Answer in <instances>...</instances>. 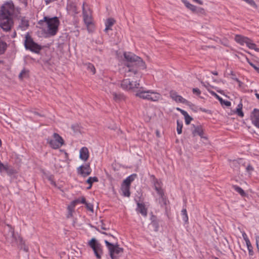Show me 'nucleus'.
<instances>
[{
    "mask_svg": "<svg viewBox=\"0 0 259 259\" xmlns=\"http://www.w3.org/2000/svg\"><path fill=\"white\" fill-rule=\"evenodd\" d=\"M125 60L123 67L124 76L127 77L122 80L121 88L126 91H136V97L141 99L153 102H157L161 98V95L152 90H146L140 87V78L143 73L142 70L146 68V65L143 60L133 53H124Z\"/></svg>",
    "mask_w": 259,
    "mask_h": 259,
    "instance_id": "obj_1",
    "label": "nucleus"
},
{
    "mask_svg": "<svg viewBox=\"0 0 259 259\" xmlns=\"http://www.w3.org/2000/svg\"><path fill=\"white\" fill-rule=\"evenodd\" d=\"M14 5L12 2L4 4L0 10V27L4 31H10L14 25L13 15Z\"/></svg>",
    "mask_w": 259,
    "mask_h": 259,
    "instance_id": "obj_2",
    "label": "nucleus"
},
{
    "mask_svg": "<svg viewBox=\"0 0 259 259\" xmlns=\"http://www.w3.org/2000/svg\"><path fill=\"white\" fill-rule=\"evenodd\" d=\"M97 230L101 233L109 236L108 240H105L104 242L109 250L110 256L112 259H118L123 252V248L119 247L117 242L114 243L116 241V237L110 233L101 232L99 229Z\"/></svg>",
    "mask_w": 259,
    "mask_h": 259,
    "instance_id": "obj_3",
    "label": "nucleus"
},
{
    "mask_svg": "<svg viewBox=\"0 0 259 259\" xmlns=\"http://www.w3.org/2000/svg\"><path fill=\"white\" fill-rule=\"evenodd\" d=\"M44 22H46L47 25L48 33L52 36L56 35L58 31V27L60 24L58 18L57 17L49 18L47 16H45L43 20L39 21L38 24L41 25Z\"/></svg>",
    "mask_w": 259,
    "mask_h": 259,
    "instance_id": "obj_4",
    "label": "nucleus"
},
{
    "mask_svg": "<svg viewBox=\"0 0 259 259\" xmlns=\"http://www.w3.org/2000/svg\"><path fill=\"white\" fill-rule=\"evenodd\" d=\"M7 226L9 229L7 234V238H12V242H16L21 249H23L27 252L28 251V247L25 245L22 238L18 234L15 233L14 229L10 225H7Z\"/></svg>",
    "mask_w": 259,
    "mask_h": 259,
    "instance_id": "obj_5",
    "label": "nucleus"
},
{
    "mask_svg": "<svg viewBox=\"0 0 259 259\" xmlns=\"http://www.w3.org/2000/svg\"><path fill=\"white\" fill-rule=\"evenodd\" d=\"M24 46L26 50H29L35 53H39L42 49L40 45L33 41L32 37L28 34L25 35Z\"/></svg>",
    "mask_w": 259,
    "mask_h": 259,
    "instance_id": "obj_6",
    "label": "nucleus"
},
{
    "mask_svg": "<svg viewBox=\"0 0 259 259\" xmlns=\"http://www.w3.org/2000/svg\"><path fill=\"white\" fill-rule=\"evenodd\" d=\"M53 138L54 139L50 138L47 139V143L53 149H58L64 144V140L57 133H54Z\"/></svg>",
    "mask_w": 259,
    "mask_h": 259,
    "instance_id": "obj_7",
    "label": "nucleus"
},
{
    "mask_svg": "<svg viewBox=\"0 0 259 259\" xmlns=\"http://www.w3.org/2000/svg\"><path fill=\"white\" fill-rule=\"evenodd\" d=\"M90 246L93 249L94 252L97 258H100L103 251L101 244L97 243L95 238H92L89 242Z\"/></svg>",
    "mask_w": 259,
    "mask_h": 259,
    "instance_id": "obj_8",
    "label": "nucleus"
},
{
    "mask_svg": "<svg viewBox=\"0 0 259 259\" xmlns=\"http://www.w3.org/2000/svg\"><path fill=\"white\" fill-rule=\"evenodd\" d=\"M152 183L153 185V187L155 190L156 191L158 195H161L163 194V190L162 189V183L156 179L154 175L150 176Z\"/></svg>",
    "mask_w": 259,
    "mask_h": 259,
    "instance_id": "obj_9",
    "label": "nucleus"
},
{
    "mask_svg": "<svg viewBox=\"0 0 259 259\" xmlns=\"http://www.w3.org/2000/svg\"><path fill=\"white\" fill-rule=\"evenodd\" d=\"M235 40L240 45L243 46L244 44H245L248 47H249L250 44L252 41L250 38L238 34L235 35Z\"/></svg>",
    "mask_w": 259,
    "mask_h": 259,
    "instance_id": "obj_10",
    "label": "nucleus"
},
{
    "mask_svg": "<svg viewBox=\"0 0 259 259\" xmlns=\"http://www.w3.org/2000/svg\"><path fill=\"white\" fill-rule=\"evenodd\" d=\"M191 132L193 137L198 135L201 138L207 139L206 137L204 136V131L201 125H193V128L191 130Z\"/></svg>",
    "mask_w": 259,
    "mask_h": 259,
    "instance_id": "obj_11",
    "label": "nucleus"
},
{
    "mask_svg": "<svg viewBox=\"0 0 259 259\" xmlns=\"http://www.w3.org/2000/svg\"><path fill=\"white\" fill-rule=\"evenodd\" d=\"M250 119L252 123L259 128V109H254L251 113Z\"/></svg>",
    "mask_w": 259,
    "mask_h": 259,
    "instance_id": "obj_12",
    "label": "nucleus"
},
{
    "mask_svg": "<svg viewBox=\"0 0 259 259\" xmlns=\"http://www.w3.org/2000/svg\"><path fill=\"white\" fill-rule=\"evenodd\" d=\"M170 97L172 100H175L176 102L181 103H186L187 101L183 98L182 96L179 95L175 91H171L169 93Z\"/></svg>",
    "mask_w": 259,
    "mask_h": 259,
    "instance_id": "obj_13",
    "label": "nucleus"
},
{
    "mask_svg": "<svg viewBox=\"0 0 259 259\" xmlns=\"http://www.w3.org/2000/svg\"><path fill=\"white\" fill-rule=\"evenodd\" d=\"M78 173L83 177H87L90 175L92 170L89 164H85L84 166H80L78 168Z\"/></svg>",
    "mask_w": 259,
    "mask_h": 259,
    "instance_id": "obj_14",
    "label": "nucleus"
},
{
    "mask_svg": "<svg viewBox=\"0 0 259 259\" xmlns=\"http://www.w3.org/2000/svg\"><path fill=\"white\" fill-rule=\"evenodd\" d=\"M151 222L150 225L153 227L154 231L157 232L159 227V220L157 219L155 215L152 214L151 217Z\"/></svg>",
    "mask_w": 259,
    "mask_h": 259,
    "instance_id": "obj_15",
    "label": "nucleus"
},
{
    "mask_svg": "<svg viewBox=\"0 0 259 259\" xmlns=\"http://www.w3.org/2000/svg\"><path fill=\"white\" fill-rule=\"evenodd\" d=\"M85 4L83 3L82 5V14L83 17V20L85 23L89 25L92 23L91 17L89 15L88 13L85 11L84 8Z\"/></svg>",
    "mask_w": 259,
    "mask_h": 259,
    "instance_id": "obj_16",
    "label": "nucleus"
},
{
    "mask_svg": "<svg viewBox=\"0 0 259 259\" xmlns=\"http://www.w3.org/2000/svg\"><path fill=\"white\" fill-rule=\"evenodd\" d=\"M89 156V150L87 147H82L79 151V157L81 159L86 161Z\"/></svg>",
    "mask_w": 259,
    "mask_h": 259,
    "instance_id": "obj_17",
    "label": "nucleus"
},
{
    "mask_svg": "<svg viewBox=\"0 0 259 259\" xmlns=\"http://www.w3.org/2000/svg\"><path fill=\"white\" fill-rule=\"evenodd\" d=\"M137 206V211L141 213L143 216L146 217L147 215V210L144 204L138 202Z\"/></svg>",
    "mask_w": 259,
    "mask_h": 259,
    "instance_id": "obj_18",
    "label": "nucleus"
},
{
    "mask_svg": "<svg viewBox=\"0 0 259 259\" xmlns=\"http://www.w3.org/2000/svg\"><path fill=\"white\" fill-rule=\"evenodd\" d=\"M115 23V20L112 18H110L107 19L105 22L106 27L104 29V31L107 32L109 30H111V27Z\"/></svg>",
    "mask_w": 259,
    "mask_h": 259,
    "instance_id": "obj_19",
    "label": "nucleus"
},
{
    "mask_svg": "<svg viewBox=\"0 0 259 259\" xmlns=\"http://www.w3.org/2000/svg\"><path fill=\"white\" fill-rule=\"evenodd\" d=\"M177 110L180 111L181 113L184 116L186 124L187 125L189 124L191 121L192 120V118L189 115L186 111L181 109L179 108H177Z\"/></svg>",
    "mask_w": 259,
    "mask_h": 259,
    "instance_id": "obj_20",
    "label": "nucleus"
},
{
    "mask_svg": "<svg viewBox=\"0 0 259 259\" xmlns=\"http://www.w3.org/2000/svg\"><path fill=\"white\" fill-rule=\"evenodd\" d=\"M29 26V21L26 19L25 17H23L21 19L19 27L22 30H26Z\"/></svg>",
    "mask_w": 259,
    "mask_h": 259,
    "instance_id": "obj_21",
    "label": "nucleus"
},
{
    "mask_svg": "<svg viewBox=\"0 0 259 259\" xmlns=\"http://www.w3.org/2000/svg\"><path fill=\"white\" fill-rule=\"evenodd\" d=\"M136 177V174H133L128 176L123 181L122 184L130 186L131 183L135 180Z\"/></svg>",
    "mask_w": 259,
    "mask_h": 259,
    "instance_id": "obj_22",
    "label": "nucleus"
},
{
    "mask_svg": "<svg viewBox=\"0 0 259 259\" xmlns=\"http://www.w3.org/2000/svg\"><path fill=\"white\" fill-rule=\"evenodd\" d=\"M130 186L122 184L121 190L123 196L126 197H129L130 196L131 193L130 191Z\"/></svg>",
    "mask_w": 259,
    "mask_h": 259,
    "instance_id": "obj_23",
    "label": "nucleus"
},
{
    "mask_svg": "<svg viewBox=\"0 0 259 259\" xmlns=\"http://www.w3.org/2000/svg\"><path fill=\"white\" fill-rule=\"evenodd\" d=\"M110 93L112 95L113 99L115 102H118L124 99V97L122 94H117L114 92H110Z\"/></svg>",
    "mask_w": 259,
    "mask_h": 259,
    "instance_id": "obj_24",
    "label": "nucleus"
},
{
    "mask_svg": "<svg viewBox=\"0 0 259 259\" xmlns=\"http://www.w3.org/2000/svg\"><path fill=\"white\" fill-rule=\"evenodd\" d=\"M79 201V199H76V200L73 201L71 203V204L68 206L67 208H68V210L69 211V215H72V212L73 211L75 206L76 205V204L77 203H78V202Z\"/></svg>",
    "mask_w": 259,
    "mask_h": 259,
    "instance_id": "obj_25",
    "label": "nucleus"
},
{
    "mask_svg": "<svg viewBox=\"0 0 259 259\" xmlns=\"http://www.w3.org/2000/svg\"><path fill=\"white\" fill-rule=\"evenodd\" d=\"M159 198L158 199L159 203L160 204L161 207H165V209H166V205L167 204V200L164 196V193L163 192V194L161 195H159Z\"/></svg>",
    "mask_w": 259,
    "mask_h": 259,
    "instance_id": "obj_26",
    "label": "nucleus"
},
{
    "mask_svg": "<svg viewBox=\"0 0 259 259\" xmlns=\"http://www.w3.org/2000/svg\"><path fill=\"white\" fill-rule=\"evenodd\" d=\"M181 1L185 4V6L188 9H189V10H190L191 11H192L193 12H196L197 8L195 6L191 4L187 0H181Z\"/></svg>",
    "mask_w": 259,
    "mask_h": 259,
    "instance_id": "obj_27",
    "label": "nucleus"
},
{
    "mask_svg": "<svg viewBox=\"0 0 259 259\" xmlns=\"http://www.w3.org/2000/svg\"><path fill=\"white\" fill-rule=\"evenodd\" d=\"M98 181V179L96 177H89L87 181V182L90 184V186L87 188L88 189H90L91 188L92 184L94 182H96Z\"/></svg>",
    "mask_w": 259,
    "mask_h": 259,
    "instance_id": "obj_28",
    "label": "nucleus"
},
{
    "mask_svg": "<svg viewBox=\"0 0 259 259\" xmlns=\"http://www.w3.org/2000/svg\"><path fill=\"white\" fill-rule=\"evenodd\" d=\"M245 243H246V246H247V249L248 250L249 254L251 256L253 255L254 254L253 250V247H252L249 240H246V241H245Z\"/></svg>",
    "mask_w": 259,
    "mask_h": 259,
    "instance_id": "obj_29",
    "label": "nucleus"
},
{
    "mask_svg": "<svg viewBox=\"0 0 259 259\" xmlns=\"http://www.w3.org/2000/svg\"><path fill=\"white\" fill-rule=\"evenodd\" d=\"M233 188L236 192L240 194L241 196H245L246 195L244 191L241 187L236 185H233Z\"/></svg>",
    "mask_w": 259,
    "mask_h": 259,
    "instance_id": "obj_30",
    "label": "nucleus"
},
{
    "mask_svg": "<svg viewBox=\"0 0 259 259\" xmlns=\"http://www.w3.org/2000/svg\"><path fill=\"white\" fill-rule=\"evenodd\" d=\"M7 47V44L2 40H0V55L5 53Z\"/></svg>",
    "mask_w": 259,
    "mask_h": 259,
    "instance_id": "obj_31",
    "label": "nucleus"
},
{
    "mask_svg": "<svg viewBox=\"0 0 259 259\" xmlns=\"http://www.w3.org/2000/svg\"><path fill=\"white\" fill-rule=\"evenodd\" d=\"M242 104L241 103H240L238 105L237 108L236 109V113L237 114V115L240 117H243L244 114L242 110Z\"/></svg>",
    "mask_w": 259,
    "mask_h": 259,
    "instance_id": "obj_32",
    "label": "nucleus"
},
{
    "mask_svg": "<svg viewBox=\"0 0 259 259\" xmlns=\"http://www.w3.org/2000/svg\"><path fill=\"white\" fill-rule=\"evenodd\" d=\"M177 131L178 134H181L182 133L183 123L180 122L179 120H177Z\"/></svg>",
    "mask_w": 259,
    "mask_h": 259,
    "instance_id": "obj_33",
    "label": "nucleus"
},
{
    "mask_svg": "<svg viewBox=\"0 0 259 259\" xmlns=\"http://www.w3.org/2000/svg\"><path fill=\"white\" fill-rule=\"evenodd\" d=\"M182 214L183 217V220L186 223L188 222V216L187 215L186 209H183L182 210Z\"/></svg>",
    "mask_w": 259,
    "mask_h": 259,
    "instance_id": "obj_34",
    "label": "nucleus"
},
{
    "mask_svg": "<svg viewBox=\"0 0 259 259\" xmlns=\"http://www.w3.org/2000/svg\"><path fill=\"white\" fill-rule=\"evenodd\" d=\"M6 172L9 176H11L16 173V171L10 166L8 165Z\"/></svg>",
    "mask_w": 259,
    "mask_h": 259,
    "instance_id": "obj_35",
    "label": "nucleus"
},
{
    "mask_svg": "<svg viewBox=\"0 0 259 259\" xmlns=\"http://www.w3.org/2000/svg\"><path fill=\"white\" fill-rule=\"evenodd\" d=\"M28 71L25 69H23L19 75V78L22 79L23 77H26L28 74Z\"/></svg>",
    "mask_w": 259,
    "mask_h": 259,
    "instance_id": "obj_36",
    "label": "nucleus"
},
{
    "mask_svg": "<svg viewBox=\"0 0 259 259\" xmlns=\"http://www.w3.org/2000/svg\"><path fill=\"white\" fill-rule=\"evenodd\" d=\"M87 68L89 70H90L93 74L95 73L96 69L94 66L92 64L89 63L87 65Z\"/></svg>",
    "mask_w": 259,
    "mask_h": 259,
    "instance_id": "obj_37",
    "label": "nucleus"
},
{
    "mask_svg": "<svg viewBox=\"0 0 259 259\" xmlns=\"http://www.w3.org/2000/svg\"><path fill=\"white\" fill-rule=\"evenodd\" d=\"M248 48L250 49H253L255 51L259 52V48L256 47V45L254 43H253L252 41L250 44Z\"/></svg>",
    "mask_w": 259,
    "mask_h": 259,
    "instance_id": "obj_38",
    "label": "nucleus"
},
{
    "mask_svg": "<svg viewBox=\"0 0 259 259\" xmlns=\"http://www.w3.org/2000/svg\"><path fill=\"white\" fill-rule=\"evenodd\" d=\"M71 128L73 130L74 133H77L79 132L80 127L78 124H73L71 126Z\"/></svg>",
    "mask_w": 259,
    "mask_h": 259,
    "instance_id": "obj_39",
    "label": "nucleus"
},
{
    "mask_svg": "<svg viewBox=\"0 0 259 259\" xmlns=\"http://www.w3.org/2000/svg\"><path fill=\"white\" fill-rule=\"evenodd\" d=\"M8 165H9L8 164L4 165L3 163H2L0 165V172H2L4 171H6Z\"/></svg>",
    "mask_w": 259,
    "mask_h": 259,
    "instance_id": "obj_40",
    "label": "nucleus"
},
{
    "mask_svg": "<svg viewBox=\"0 0 259 259\" xmlns=\"http://www.w3.org/2000/svg\"><path fill=\"white\" fill-rule=\"evenodd\" d=\"M85 205L88 210L91 211L92 212H93L94 207H93V205L92 204L87 203H86Z\"/></svg>",
    "mask_w": 259,
    "mask_h": 259,
    "instance_id": "obj_41",
    "label": "nucleus"
},
{
    "mask_svg": "<svg viewBox=\"0 0 259 259\" xmlns=\"http://www.w3.org/2000/svg\"><path fill=\"white\" fill-rule=\"evenodd\" d=\"M192 91H193V94H196L197 95H199L201 93V92L199 90V89H198L197 88L193 89Z\"/></svg>",
    "mask_w": 259,
    "mask_h": 259,
    "instance_id": "obj_42",
    "label": "nucleus"
},
{
    "mask_svg": "<svg viewBox=\"0 0 259 259\" xmlns=\"http://www.w3.org/2000/svg\"><path fill=\"white\" fill-rule=\"evenodd\" d=\"M212 94L214 95L217 97V98L218 99V100L220 101V103H221V104L223 105V101H224L223 99L222 98H221L220 96H219L216 93H215L213 92H212Z\"/></svg>",
    "mask_w": 259,
    "mask_h": 259,
    "instance_id": "obj_43",
    "label": "nucleus"
},
{
    "mask_svg": "<svg viewBox=\"0 0 259 259\" xmlns=\"http://www.w3.org/2000/svg\"><path fill=\"white\" fill-rule=\"evenodd\" d=\"M101 225H99L98 226V228L101 227V229L103 230H108V228H106L105 227V224L103 223L102 221H101Z\"/></svg>",
    "mask_w": 259,
    "mask_h": 259,
    "instance_id": "obj_44",
    "label": "nucleus"
},
{
    "mask_svg": "<svg viewBox=\"0 0 259 259\" xmlns=\"http://www.w3.org/2000/svg\"><path fill=\"white\" fill-rule=\"evenodd\" d=\"M79 199V201L78 202V203H82V204H86V203H87V202H86V201H85V199L84 197H82L81 198V199Z\"/></svg>",
    "mask_w": 259,
    "mask_h": 259,
    "instance_id": "obj_45",
    "label": "nucleus"
},
{
    "mask_svg": "<svg viewBox=\"0 0 259 259\" xmlns=\"http://www.w3.org/2000/svg\"><path fill=\"white\" fill-rule=\"evenodd\" d=\"M242 237H243L244 240H245V241H246V240H249V238H248L246 234L244 232H242Z\"/></svg>",
    "mask_w": 259,
    "mask_h": 259,
    "instance_id": "obj_46",
    "label": "nucleus"
},
{
    "mask_svg": "<svg viewBox=\"0 0 259 259\" xmlns=\"http://www.w3.org/2000/svg\"><path fill=\"white\" fill-rule=\"evenodd\" d=\"M223 104L225 105L226 106H230L231 105V102L228 101H223Z\"/></svg>",
    "mask_w": 259,
    "mask_h": 259,
    "instance_id": "obj_47",
    "label": "nucleus"
},
{
    "mask_svg": "<svg viewBox=\"0 0 259 259\" xmlns=\"http://www.w3.org/2000/svg\"><path fill=\"white\" fill-rule=\"evenodd\" d=\"M246 170L248 172L252 171L253 170V167L251 165H248L246 167Z\"/></svg>",
    "mask_w": 259,
    "mask_h": 259,
    "instance_id": "obj_48",
    "label": "nucleus"
},
{
    "mask_svg": "<svg viewBox=\"0 0 259 259\" xmlns=\"http://www.w3.org/2000/svg\"><path fill=\"white\" fill-rule=\"evenodd\" d=\"M247 62L249 63V64L251 66H252L253 68H254V66H255V65L254 64H253L252 62H251L249 60V59H247Z\"/></svg>",
    "mask_w": 259,
    "mask_h": 259,
    "instance_id": "obj_49",
    "label": "nucleus"
},
{
    "mask_svg": "<svg viewBox=\"0 0 259 259\" xmlns=\"http://www.w3.org/2000/svg\"><path fill=\"white\" fill-rule=\"evenodd\" d=\"M194 2L197 3L198 4H200V5H202L203 4V2L202 1H200V0H193Z\"/></svg>",
    "mask_w": 259,
    "mask_h": 259,
    "instance_id": "obj_50",
    "label": "nucleus"
},
{
    "mask_svg": "<svg viewBox=\"0 0 259 259\" xmlns=\"http://www.w3.org/2000/svg\"><path fill=\"white\" fill-rule=\"evenodd\" d=\"M53 1H54V0H46V4L47 5H48L49 4H50V3H51Z\"/></svg>",
    "mask_w": 259,
    "mask_h": 259,
    "instance_id": "obj_51",
    "label": "nucleus"
},
{
    "mask_svg": "<svg viewBox=\"0 0 259 259\" xmlns=\"http://www.w3.org/2000/svg\"><path fill=\"white\" fill-rule=\"evenodd\" d=\"M49 180L51 181V183L52 185L56 186V183L54 181H53L51 178H49Z\"/></svg>",
    "mask_w": 259,
    "mask_h": 259,
    "instance_id": "obj_52",
    "label": "nucleus"
},
{
    "mask_svg": "<svg viewBox=\"0 0 259 259\" xmlns=\"http://www.w3.org/2000/svg\"><path fill=\"white\" fill-rule=\"evenodd\" d=\"M232 79L236 80V81H237L238 82H239V84H240L241 82L238 80V78H236V77H232Z\"/></svg>",
    "mask_w": 259,
    "mask_h": 259,
    "instance_id": "obj_53",
    "label": "nucleus"
},
{
    "mask_svg": "<svg viewBox=\"0 0 259 259\" xmlns=\"http://www.w3.org/2000/svg\"><path fill=\"white\" fill-rule=\"evenodd\" d=\"M200 110L201 111H202V112H207V110L206 109H204V108H200Z\"/></svg>",
    "mask_w": 259,
    "mask_h": 259,
    "instance_id": "obj_54",
    "label": "nucleus"
},
{
    "mask_svg": "<svg viewBox=\"0 0 259 259\" xmlns=\"http://www.w3.org/2000/svg\"><path fill=\"white\" fill-rule=\"evenodd\" d=\"M258 73H259V67H256V66H254L253 68Z\"/></svg>",
    "mask_w": 259,
    "mask_h": 259,
    "instance_id": "obj_55",
    "label": "nucleus"
},
{
    "mask_svg": "<svg viewBox=\"0 0 259 259\" xmlns=\"http://www.w3.org/2000/svg\"><path fill=\"white\" fill-rule=\"evenodd\" d=\"M201 83L202 84V85H203L204 87H205V88H207V85L205 84V83L204 82H203L202 81H201Z\"/></svg>",
    "mask_w": 259,
    "mask_h": 259,
    "instance_id": "obj_56",
    "label": "nucleus"
},
{
    "mask_svg": "<svg viewBox=\"0 0 259 259\" xmlns=\"http://www.w3.org/2000/svg\"><path fill=\"white\" fill-rule=\"evenodd\" d=\"M213 75H217L218 74V72L217 71H213L211 72Z\"/></svg>",
    "mask_w": 259,
    "mask_h": 259,
    "instance_id": "obj_57",
    "label": "nucleus"
},
{
    "mask_svg": "<svg viewBox=\"0 0 259 259\" xmlns=\"http://www.w3.org/2000/svg\"><path fill=\"white\" fill-rule=\"evenodd\" d=\"M114 86V84H113V83H110V84H109V88H113Z\"/></svg>",
    "mask_w": 259,
    "mask_h": 259,
    "instance_id": "obj_58",
    "label": "nucleus"
},
{
    "mask_svg": "<svg viewBox=\"0 0 259 259\" xmlns=\"http://www.w3.org/2000/svg\"><path fill=\"white\" fill-rule=\"evenodd\" d=\"M255 95L256 97L259 100V94L256 93Z\"/></svg>",
    "mask_w": 259,
    "mask_h": 259,
    "instance_id": "obj_59",
    "label": "nucleus"
},
{
    "mask_svg": "<svg viewBox=\"0 0 259 259\" xmlns=\"http://www.w3.org/2000/svg\"><path fill=\"white\" fill-rule=\"evenodd\" d=\"M214 259H219V258L218 257H215Z\"/></svg>",
    "mask_w": 259,
    "mask_h": 259,
    "instance_id": "obj_60",
    "label": "nucleus"
}]
</instances>
